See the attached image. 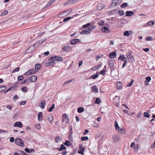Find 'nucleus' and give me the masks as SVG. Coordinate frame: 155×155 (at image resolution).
Masks as SVG:
<instances>
[{
	"label": "nucleus",
	"instance_id": "09e8293b",
	"mask_svg": "<svg viewBox=\"0 0 155 155\" xmlns=\"http://www.w3.org/2000/svg\"><path fill=\"white\" fill-rule=\"evenodd\" d=\"M134 81L133 79L131 80V82L130 83H128L127 84V86L128 87H130L134 83Z\"/></svg>",
	"mask_w": 155,
	"mask_h": 155
},
{
	"label": "nucleus",
	"instance_id": "b1692460",
	"mask_svg": "<svg viewBox=\"0 0 155 155\" xmlns=\"http://www.w3.org/2000/svg\"><path fill=\"white\" fill-rule=\"evenodd\" d=\"M66 149V147L63 145L61 144L60 148H58L57 149L59 151H61L63 150H65Z\"/></svg>",
	"mask_w": 155,
	"mask_h": 155
},
{
	"label": "nucleus",
	"instance_id": "49530a36",
	"mask_svg": "<svg viewBox=\"0 0 155 155\" xmlns=\"http://www.w3.org/2000/svg\"><path fill=\"white\" fill-rule=\"evenodd\" d=\"M28 88L26 87H24L21 88V91L24 92H26L27 91Z\"/></svg>",
	"mask_w": 155,
	"mask_h": 155
},
{
	"label": "nucleus",
	"instance_id": "4468645a",
	"mask_svg": "<svg viewBox=\"0 0 155 155\" xmlns=\"http://www.w3.org/2000/svg\"><path fill=\"white\" fill-rule=\"evenodd\" d=\"M71 49V47L70 46H65L62 49V50L63 52L68 51Z\"/></svg>",
	"mask_w": 155,
	"mask_h": 155
},
{
	"label": "nucleus",
	"instance_id": "bf43d9fd",
	"mask_svg": "<svg viewBox=\"0 0 155 155\" xmlns=\"http://www.w3.org/2000/svg\"><path fill=\"white\" fill-rule=\"evenodd\" d=\"M53 0H50L49 2H48L47 4V6L48 7L53 2Z\"/></svg>",
	"mask_w": 155,
	"mask_h": 155
},
{
	"label": "nucleus",
	"instance_id": "473e14b6",
	"mask_svg": "<svg viewBox=\"0 0 155 155\" xmlns=\"http://www.w3.org/2000/svg\"><path fill=\"white\" fill-rule=\"evenodd\" d=\"M98 72V71H97L96 72V74L94 75H93L92 76H91V78L92 79H96L97 78H98L99 76V75L98 74H97V73Z\"/></svg>",
	"mask_w": 155,
	"mask_h": 155
},
{
	"label": "nucleus",
	"instance_id": "5701e85b",
	"mask_svg": "<svg viewBox=\"0 0 155 155\" xmlns=\"http://www.w3.org/2000/svg\"><path fill=\"white\" fill-rule=\"evenodd\" d=\"M134 14V13L131 11H127L126 12V16H131Z\"/></svg>",
	"mask_w": 155,
	"mask_h": 155
},
{
	"label": "nucleus",
	"instance_id": "f3484780",
	"mask_svg": "<svg viewBox=\"0 0 155 155\" xmlns=\"http://www.w3.org/2000/svg\"><path fill=\"white\" fill-rule=\"evenodd\" d=\"M125 129L123 127L120 128L117 130V131L121 134H123L125 133Z\"/></svg>",
	"mask_w": 155,
	"mask_h": 155
},
{
	"label": "nucleus",
	"instance_id": "4be33fe9",
	"mask_svg": "<svg viewBox=\"0 0 155 155\" xmlns=\"http://www.w3.org/2000/svg\"><path fill=\"white\" fill-rule=\"evenodd\" d=\"M106 65H105L103 69L100 71V74H102L103 75H105V72L106 71Z\"/></svg>",
	"mask_w": 155,
	"mask_h": 155
},
{
	"label": "nucleus",
	"instance_id": "c85d7f7f",
	"mask_svg": "<svg viewBox=\"0 0 155 155\" xmlns=\"http://www.w3.org/2000/svg\"><path fill=\"white\" fill-rule=\"evenodd\" d=\"M45 101L44 100H43L41 102L39 106L41 107V108L44 109L45 107Z\"/></svg>",
	"mask_w": 155,
	"mask_h": 155
},
{
	"label": "nucleus",
	"instance_id": "680f3d73",
	"mask_svg": "<svg viewBox=\"0 0 155 155\" xmlns=\"http://www.w3.org/2000/svg\"><path fill=\"white\" fill-rule=\"evenodd\" d=\"M152 39V38L151 36L147 37L146 38V40L147 41H151Z\"/></svg>",
	"mask_w": 155,
	"mask_h": 155
},
{
	"label": "nucleus",
	"instance_id": "052dcab7",
	"mask_svg": "<svg viewBox=\"0 0 155 155\" xmlns=\"http://www.w3.org/2000/svg\"><path fill=\"white\" fill-rule=\"evenodd\" d=\"M72 18V17H70L64 18L63 20V21L64 22H66Z\"/></svg>",
	"mask_w": 155,
	"mask_h": 155
},
{
	"label": "nucleus",
	"instance_id": "9d476101",
	"mask_svg": "<svg viewBox=\"0 0 155 155\" xmlns=\"http://www.w3.org/2000/svg\"><path fill=\"white\" fill-rule=\"evenodd\" d=\"M67 12H66V11H63L60 12L58 14V16L59 18H62L64 17L67 15Z\"/></svg>",
	"mask_w": 155,
	"mask_h": 155
},
{
	"label": "nucleus",
	"instance_id": "7ed1b4c3",
	"mask_svg": "<svg viewBox=\"0 0 155 155\" xmlns=\"http://www.w3.org/2000/svg\"><path fill=\"white\" fill-rule=\"evenodd\" d=\"M37 71V70L34 69H31L28 70L27 72H25V74L27 75H29L36 72Z\"/></svg>",
	"mask_w": 155,
	"mask_h": 155
},
{
	"label": "nucleus",
	"instance_id": "5fc2aeb1",
	"mask_svg": "<svg viewBox=\"0 0 155 155\" xmlns=\"http://www.w3.org/2000/svg\"><path fill=\"white\" fill-rule=\"evenodd\" d=\"M8 11L7 10L4 11L2 13L1 15V16H4L5 15L7 14L8 13Z\"/></svg>",
	"mask_w": 155,
	"mask_h": 155
},
{
	"label": "nucleus",
	"instance_id": "aec40b11",
	"mask_svg": "<svg viewBox=\"0 0 155 155\" xmlns=\"http://www.w3.org/2000/svg\"><path fill=\"white\" fill-rule=\"evenodd\" d=\"M37 79V77L36 76H33L29 78V81L31 82H34Z\"/></svg>",
	"mask_w": 155,
	"mask_h": 155
},
{
	"label": "nucleus",
	"instance_id": "4c0bfd02",
	"mask_svg": "<svg viewBox=\"0 0 155 155\" xmlns=\"http://www.w3.org/2000/svg\"><path fill=\"white\" fill-rule=\"evenodd\" d=\"M104 20H101L97 23V24L100 26H102L104 25Z\"/></svg>",
	"mask_w": 155,
	"mask_h": 155
},
{
	"label": "nucleus",
	"instance_id": "f257e3e1",
	"mask_svg": "<svg viewBox=\"0 0 155 155\" xmlns=\"http://www.w3.org/2000/svg\"><path fill=\"white\" fill-rule=\"evenodd\" d=\"M118 60L122 61H124L122 66V68H124L126 65L127 62L126 58L125 57L124 55H120V56L118 58Z\"/></svg>",
	"mask_w": 155,
	"mask_h": 155
},
{
	"label": "nucleus",
	"instance_id": "69168bd1",
	"mask_svg": "<svg viewBox=\"0 0 155 155\" xmlns=\"http://www.w3.org/2000/svg\"><path fill=\"white\" fill-rule=\"evenodd\" d=\"M151 147L153 149L155 148V140L154 141L153 143L151 145Z\"/></svg>",
	"mask_w": 155,
	"mask_h": 155
},
{
	"label": "nucleus",
	"instance_id": "6ab92c4d",
	"mask_svg": "<svg viewBox=\"0 0 155 155\" xmlns=\"http://www.w3.org/2000/svg\"><path fill=\"white\" fill-rule=\"evenodd\" d=\"M101 31L105 33H108L110 32L109 29L106 27H103L102 28Z\"/></svg>",
	"mask_w": 155,
	"mask_h": 155
},
{
	"label": "nucleus",
	"instance_id": "de8ad7c7",
	"mask_svg": "<svg viewBox=\"0 0 155 155\" xmlns=\"http://www.w3.org/2000/svg\"><path fill=\"white\" fill-rule=\"evenodd\" d=\"M81 140L82 141H85L88 139V137H82L81 138Z\"/></svg>",
	"mask_w": 155,
	"mask_h": 155
},
{
	"label": "nucleus",
	"instance_id": "603ef678",
	"mask_svg": "<svg viewBox=\"0 0 155 155\" xmlns=\"http://www.w3.org/2000/svg\"><path fill=\"white\" fill-rule=\"evenodd\" d=\"M128 6V4L127 3H124L122 4L120 7L121 8H125L127 6Z\"/></svg>",
	"mask_w": 155,
	"mask_h": 155
},
{
	"label": "nucleus",
	"instance_id": "13d9d810",
	"mask_svg": "<svg viewBox=\"0 0 155 155\" xmlns=\"http://www.w3.org/2000/svg\"><path fill=\"white\" fill-rule=\"evenodd\" d=\"M90 25V23H88L86 25H84L83 26V27L84 28H86L87 27H88Z\"/></svg>",
	"mask_w": 155,
	"mask_h": 155
},
{
	"label": "nucleus",
	"instance_id": "a211bd4d",
	"mask_svg": "<svg viewBox=\"0 0 155 155\" xmlns=\"http://www.w3.org/2000/svg\"><path fill=\"white\" fill-rule=\"evenodd\" d=\"M116 89L118 90L120 89L122 87V84L120 81H118L116 83Z\"/></svg>",
	"mask_w": 155,
	"mask_h": 155
},
{
	"label": "nucleus",
	"instance_id": "9b49d317",
	"mask_svg": "<svg viewBox=\"0 0 155 155\" xmlns=\"http://www.w3.org/2000/svg\"><path fill=\"white\" fill-rule=\"evenodd\" d=\"M91 33V29L88 28L87 29L82 31L80 33L81 35L88 34Z\"/></svg>",
	"mask_w": 155,
	"mask_h": 155
},
{
	"label": "nucleus",
	"instance_id": "c756f323",
	"mask_svg": "<svg viewBox=\"0 0 155 155\" xmlns=\"http://www.w3.org/2000/svg\"><path fill=\"white\" fill-rule=\"evenodd\" d=\"M84 110V108L82 107H79L77 109V111L78 113H81L83 112Z\"/></svg>",
	"mask_w": 155,
	"mask_h": 155
},
{
	"label": "nucleus",
	"instance_id": "e2e57ef3",
	"mask_svg": "<svg viewBox=\"0 0 155 155\" xmlns=\"http://www.w3.org/2000/svg\"><path fill=\"white\" fill-rule=\"evenodd\" d=\"M19 67H17L13 71H12V73H14L15 72H18L19 71Z\"/></svg>",
	"mask_w": 155,
	"mask_h": 155
},
{
	"label": "nucleus",
	"instance_id": "423d86ee",
	"mask_svg": "<svg viewBox=\"0 0 155 155\" xmlns=\"http://www.w3.org/2000/svg\"><path fill=\"white\" fill-rule=\"evenodd\" d=\"M13 126L14 127H17L20 128H21L23 127V125L21 122L18 121L15 123L13 124Z\"/></svg>",
	"mask_w": 155,
	"mask_h": 155
},
{
	"label": "nucleus",
	"instance_id": "f8f14e48",
	"mask_svg": "<svg viewBox=\"0 0 155 155\" xmlns=\"http://www.w3.org/2000/svg\"><path fill=\"white\" fill-rule=\"evenodd\" d=\"M81 145V147H80L78 151V153L81 154V155H84V150L85 149L84 147H82V145H80L79 147H80V146Z\"/></svg>",
	"mask_w": 155,
	"mask_h": 155
},
{
	"label": "nucleus",
	"instance_id": "c9c22d12",
	"mask_svg": "<svg viewBox=\"0 0 155 155\" xmlns=\"http://www.w3.org/2000/svg\"><path fill=\"white\" fill-rule=\"evenodd\" d=\"M41 64H40L38 63L37 64H36L35 65V69L36 70V69L39 70L41 69Z\"/></svg>",
	"mask_w": 155,
	"mask_h": 155
},
{
	"label": "nucleus",
	"instance_id": "72a5a7b5",
	"mask_svg": "<svg viewBox=\"0 0 155 155\" xmlns=\"http://www.w3.org/2000/svg\"><path fill=\"white\" fill-rule=\"evenodd\" d=\"M64 144L66 146H71L72 145V144L71 143V142L68 140H66L65 141V142L64 143Z\"/></svg>",
	"mask_w": 155,
	"mask_h": 155
},
{
	"label": "nucleus",
	"instance_id": "1a4fd4ad",
	"mask_svg": "<svg viewBox=\"0 0 155 155\" xmlns=\"http://www.w3.org/2000/svg\"><path fill=\"white\" fill-rule=\"evenodd\" d=\"M132 34L133 32L131 31H125L124 32L123 35L124 36L129 37Z\"/></svg>",
	"mask_w": 155,
	"mask_h": 155
},
{
	"label": "nucleus",
	"instance_id": "8fccbe9b",
	"mask_svg": "<svg viewBox=\"0 0 155 155\" xmlns=\"http://www.w3.org/2000/svg\"><path fill=\"white\" fill-rule=\"evenodd\" d=\"M35 128L39 130L41 128V126L39 124H37L35 125Z\"/></svg>",
	"mask_w": 155,
	"mask_h": 155
},
{
	"label": "nucleus",
	"instance_id": "e433bc0d",
	"mask_svg": "<svg viewBox=\"0 0 155 155\" xmlns=\"http://www.w3.org/2000/svg\"><path fill=\"white\" fill-rule=\"evenodd\" d=\"M54 106H55L54 104H52V105H51V107H50L49 108V109L48 110V111L49 112H52L53 111V109L54 108Z\"/></svg>",
	"mask_w": 155,
	"mask_h": 155
},
{
	"label": "nucleus",
	"instance_id": "20e7f679",
	"mask_svg": "<svg viewBox=\"0 0 155 155\" xmlns=\"http://www.w3.org/2000/svg\"><path fill=\"white\" fill-rule=\"evenodd\" d=\"M46 41V39H44V40H40L37 42H36L34 45L35 47H38L40 46L42 43L45 42Z\"/></svg>",
	"mask_w": 155,
	"mask_h": 155
},
{
	"label": "nucleus",
	"instance_id": "6e6552de",
	"mask_svg": "<svg viewBox=\"0 0 155 155\" xmlns=\"http://www.w3.org/2000/svg\"><path fill=\"white\" fill-rule=\"evenodd\" d=\"M121 0H112L111 5L113 6H115L119 5L121 2Z\"/></svg>",
	"mask_w": 155,
	"mask_h": 155
},
{
	"label": "nucleus",
	"instance_id": "3c124183",
	"mask_svg": "<svg viewBox=\"0 0 155 155\" xmlns=\"http://www.w3.org/2000/svg\"><path fill=\"white\" fill-rule=\"evenodd\" d=\"M61 139V137H59L58 136H57L55 139V141L57 142L58 143L59 142V141L60 140V139Z\"/></svg>",
	"mask_w": 155,
	"mask_h": 155
},
{
	"label": "nucleus",
	"instance_id": "a19ab883",
	"mask_svg": "<svg viewBox=\"0 0 155 155\" xmlns=\"http://www.w3.org/2000/svg\"><path fill=\"white\" fill-rule=\"evenodd\" d=\"M114 123H115V125H114L115 127L116 130H117L118 129H119L120 128V127L118 125V124L117 122L116 121H115Z\"/></svg>",
	"mask_w": 155,
	"mask_h": 155
},
{
	"label": "nucleus",
	"instance_id": "393cba45",
	"mask_svg": "<svg viewBox=\"0 0 155 155\" xmlns=\"http://www.w3.org/2000/svg\"><path fill=\"white\" fill-rule=\"evenodd\" d=\"M42 112H39L38 114V120L39 121H42Z\"/></svg>",
	"mask_w": 155,
	"mask_h": 155
},
{
	"label": "nucleus",
	"instance_id": "a878e982",
	"mask_svg": "<svg viewBox=\"0 0 155 155\" xmlns=\"http://www.w3.org/2000/svg\"><path fill=\"white\" fill-rule=\"evenodd\" d=\"M101 66V65L100 64H99V65L98 66H94V67H92L91 69L92 70L94 71L97 70H99V68Z\"/></svg>",
	"mask_w": 155,
	"mask_h": 155
},
{
	"label": "nucleus",
	"instance_id": "864d4df0",
	"mask_svg": "<svg viewBox=\"0 0 155 155\" xmlns=\"http://www.w3.org/2000/svg\"><path fill=\"white\" fill-rule=\"evenodd\" d=\"M155 21H150L148 23V25L150 26H152L154 24Z\"/></svg>",
	"mask_w": 155,
	"mask_h": 155
},
{
	"label": "nucleus",
	"instance_id": "2f4dec72",
	"mask_svg": "<svg viewBox=\"0 0 155 155\" xmlns=\"http://www.w3.org/2000/svg\"><path fill=\"white\" fill-rule=\"evenodd\" d=\"M119 140V138L117 135H114L113 137V142H116Z\"/></svg>",
	"mask_w": 155,
	"mask_h": 155
},
{
	"label": "nucleus",
	"instance_id": "39448f33",
	"mask_svg": "<svg viewBox=\"0 0 155 155\" xmlns=\"http://www.w3.org/2000/svg\"><path fill=\"white\" fill-rule=\"evenodd\" d=\"M51 59H53L54 61H61L63 60V59L61 57L57 56L51 57Z\"/></svg>",
	"mask_w": 155,
	"mask_h": 155
},
{
	"label": "nucleus",
	"instance_id": "79ce46f5",
	"mask_svg": "<svg viewBox=\"0 0 155 155\" xmlns=\"http://www.w3.org/2000/svg\"><path fill=\"white\" fill-rule=\"evenodd\" d=\"M118 14L120 15L123 16L124 14V13L123 11L120 10L118 12Z\"/></svg>",
	"mask_w": 155,
	"mask_h": 155
},
{
	"label": "nucleus",
	"instance_id": "6e6d98bb",
	"mask_svg": "<svg viewBox=\"0 0 155 155\" xmlns=\"http://www.w3.org/2000/svg\"><path fill=\"white\" fill-rule=\"evenodd\" d=\"M23 76L22 75H20L18 77L17 79L18 81H20L23 80Z\"/></svg>",
	"mask_w": 155,
	"mask_h": 155
},
{
	"label": "nucleus",
	"instance_id": "bb28decb",
	"mask_svg": "<svg viewBox=\"0 0 155 155\" xmlns=\"http://www.w3.org/2000/svg\"><path fill=\"white\" fill-rule=\"evenodd\" d=\"M91 88L92 91L96 93L98 92V89L96 85L91 87Z\"/></svg>",
	"mask_w": 155,
	"mask_h": 155
},
{
	"label": "nucleus",
	"instance_id": "4d7b16f0",
	"mask_svg": "<svg viewBox=\"0 0 155 155\" xmlns=\"http://www.w3.org/2000/svg\"><path fill=\"white\" fill-rule=\"evenodd\" d=\"M143 115L145 117L148 118L150 117L149 114L147 112H145L143 113Z\"/></svg>",
	"mask_w": 155,
	"mask_h": 155
},
{
	"label": "nucleus",
	"instance_id": "ddd939ff",
	"mask_svg": "<svg viewBox=\"0 0 155 155\" xmlns=\"http://www.w3.org/2000/svg\"><path fill=\"white\" fill-rule=\"evenodd\" d=\"M73 132L72 130V128L70 129L69 131V135L68 136V139L71 141H72L73 140V138L72 137Z\"/></svg>",
	"mask_w": 155,
	"mask_h": 155
},
{
	"label": "nucleus",
	"instance_id": "774afa93",
	"mask_svg": "<svg viewBox=\"0 0 155 155\" xmlns=\"http://www.w3.org/2000/svg\"><path fill=\"white\" fill-rule=\"evenodd\" d=\"M67 153V152L66 151H63L62 152V155H65Z\"/></svg>",
	"mask_w": 155,
	"mask_h": 155
},
{
	"label": "nucleus",
	"instance_id": "2eb2a0df",
	"mask_svg": "<svg viewBox=\"0 0 155 155\" xmlns=\"http://www.w3.org/2000/svg\"><path fill=\"white\" fill-rule=\"evenodd\" d=\"M109 57L110 59H114L117 57L116 52H114L110 53L109 55Z\"/></svg>",
	"mask_w": 155,
	"mask_h": 155
},
{
	"label": "nucleus",
	"instance_id": "37998d69",
	"mask_svg": "<svg viewBox=\"0 0 155 155\" xmlns=\"http://www.w3.org/2000/svg\"><path fill=\"white\" fill-rule=\"evenodd\" d=\"M140 147L139 144H137L136 146L134 147V149L135 152H137L139 147Z\"/></svg>",
	"mask_w": 155,
	"mask_h": 155
},
{
	"label": "nucleus",
	"instance_id": "338daca9",
	"mask_svg": "<svg viewBox=\"0 0 155 155\" xmlns=\"http://www.w3.org/2000/svg\"><path fill=\"white\" fill-rule=\"evenodd\" d=\"M143 50L145 52H147L149 51V48H145L143 49Z\"/></svg>",
	"mask_w": 155,
	"mask_h": 155
},
{
	"label": "nucleus",
	"instance_id": "0e129e2a",
	"mask_svg": "<svg viewBox=\"0 0 155 155\" xmlns=\"http://www.w3.org/2000/svg\"><path fill=\"white\" fill-rule=\"evenodd\" d=\"M26 101H22L20 103V105H24L25 104Z\"/></svg>",
	"mask_w": 155,
	"mask_h": 155
},
{
	"label": "nucleus",
	"instance_id": "7c9ffc66",
	"mask_svg": "<svg viewBox=\"0 0 155 155\" xmlns=\"http://www.w3.org/2000/svg\"><path fill=\"white\" fill-rule=\"evenodd\" d=\"M49 61L48 62V64L50 65H52L54 64V61L53 59H51V58H49Z\"/></svg>",
	"mask_w": 155,
	"mask_h": 155
},
{
	"label": "nucleus",
	"instance_id": "0eeeda50",
	"mask_svg": "<svg viewBox=\"0 0 155 155\" xmlns=\"http://www.w3.org/2000/svg\"><path fill=\"white\" fill-rule=\"evenodd\" d=\"M81 42L80 40L78 39H74L71 41H70V44L72 45L77 44Z\"/></svg>",
	"mask_w": 155,
	"mask_h": 155
},
{
	"label": "nucleus",
	"instance_id": "412c9836",
	"mask_svg": "<svg viewBox=\"0 0 155 155\" xmlns=\"http://www.w3.org/2000/svg\"><path fill=\"white\" fill-rule=\"evenodd\" d=\"M62 116L63 117H65V118H64L63 120V122H64V121H66V120H66V123H69V119L67 117V116L66 114H63Z\"/></svg>",
	"mask_w": 155,
	"mask_h": 155
},
{
	"label": "nucleus",
	"instance_id": "ea45409f",
	"mask_svg": "<svg viewBox=\"0 0 155 155\" xmlns=\"http://www.w3.org/2000/svg\"><path fill=\"white\" fill-rule=\"evenodd\" d=\"M145 80L144 83H146L147 82H149L151 80V78L150 76L147 77L145 78Z\"/></svg>",
	"mask_w": 155,
	"mask_h": 155
},
{
	"label": "nucleus",
	"instance_id": "cd10ccee",
	"mask_svg": "<svg viewBox=\"0 0 155 155\" xmlns=\"http://www.w3.org/2000/svg\"><path fill=\"white\" fill-rule=\"evenodd\" d=\"M48 120L50 122H53L54 120L53 116L52 115H50L48 117Z\"/></svg>",
	"mask_w": 155,
	"mask_h": 155
},
{
	"label": "nucleus",
	"instance_id": "dca6fc26",
	"mask_svg": "<svg viewBox=\"0 0 155 155\" xmlns=\"http://www.w3.org/2000/svg\"><path fill=\"white\" fill-rule=\"evenodd\" d=\"M104 7V5L102 3H99L97 5L96 9L97 10H101Z\"/></svg>",
	"mask_w": 155,
	"mask_h": 155
},
{
	"label": "nucleus",
	"instance_id": "a18cd8bd",
	"mask_svg": "<svg viewBox=\"0 0 155 155\" xmlns=\"http://www.w3.org/2000/svg\"><path fill=\"white\" fill-rule=\"evenodd\" d=\"M101 100L100 98H97L95 101V103L97 104H99L101 102Z\"/></svg>",
	"mask_w": 155,
	"mask_h": 155
},
{
	"label": "nucleus",
	"instance_id": "f03ea898",
	"mask_svg": "<svg viewBox=\"0 0 155 155\" xmlns=\"http://www.w3.org/2000/svg\"><path fill=\"white\" fill-rule=\"evenodd\" d=\"M15 142L18 146L21 147L24 146L23 141L20 138H17L15 140Z\"/></svg>",
	"mask_w": 155,
	"mask_h": 155
},
{
	"label": "nucleus",
	"instance_id": "c03bdc74",
	"mask_svg": "<svg viewBox=\"0 0 155 155\" xmlns=\"http://www.w3.org/2000/svg\"><path fill=\"white\" fill-rule=\"evenodd\" d=\"M25 152L27 153H31L32 151H34V150L33 149H32L31 150L27 148H25Z\"/></svg>",
	"mask_w": 155,
	"mask_h": 155
},
{
	"label": "nucleus",
	"instance_id": "f704fd0d",
	"mask_svg": "<svg viewBox=\"0 0 155 155\" xmlns=\"http://www.w3.org/2000/svg\"><path fill=\"white\" fill-rule=\"evenodd\" d=\"M7 89V87L5 86H2L0 87V92H1L5 91Z\"/></svg>",
	"mask_w": 155,
	"mask_h": 155
},
{
	"label": "nucleus",
	"instance_id": "58836bf2",
	"mask_svg": "<svg viewBox=\"0 0 155 155\" xmlns=\"http://www.w3.org/2000/svg\"><path fill=\"white\" fill-rule=\"evenodd\" d=\"M126 57L128 60H131L132 59H134L133 56L130 54H127L126 55Z\"/></svg>",
	"mask_w": 155,
	"mask_h": 155
}]
</instances>
